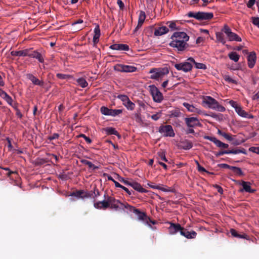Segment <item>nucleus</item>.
Returning <instances> with one entry per match:
<instances>
[{"label": "nucleus", "instance_id": "35", "mask_svg": "<svg viewBox=\"0 0 259 259\" xmlns=\"http://www.w3.org/2000/svg\"><path fill=\"white\" fill-rule=\"evenodd\" d=\"M84 193V191L83 190H78L74 192H73L70 195L72 196H75L77 198H83V194Z\"/></svg>", "mask_w": 259, "mask_h": 259}, {"label": "nucleus", "instance_id": "38", "mask_svg": "<svg viewBox=\"0 0 259 259\" xmlns=\"http://www.w3.org/2000/svg\"><path fill=\"white\" fill-rule=\"evenodd\" d=\"M123 105L130 110H133L135 108V104L130 99L125 103H123Z\"/></svg>", "mask_w": 259, "mask_h": 259}, {"label": "nucleus", "instance_id": "4", "mask_svg": "<svg viewBox=\"0 0 259 259\" xmlns=\"http://www.w3.org/2000/svg\"><path fill=\"white\" fill-rule=\"evenodd\" d=\"M187 16L190 18H194L198 21L209 20L213 17V14L211 12H189Z\"/></svg>", "mask_w": 259, "mask_h": 259}, {"label": "nucleus", "instance_id": "59", "mask_svg": "<svg viewBox=\"0 0 259 259\" xmlns=\"http://www.w3.org/2000/svg\"><path fill=\"white\" fill-rule=\"evenodd\" d=\"M226 139L229 141H231L233 140V138L232 137L231 135L227 134L226 133H225V134H223V136Z\"/></svg>", "mask_w": 259, "mask_h": 259}, {"label": "nucleus", "instance_id": "42", "mask_svg": "<svg viewBox=\"0 0 259 259\" xmlns=\"http://www.w3.org/2000/svg\"><path fill=\"white\" fill-rule=\"evenodd\" d=\"M111 109H109L106 107L102 106L100 108V111L102 114L105 115H110Z\"/></svg>", "mask_w": 259, "mask_h": 259}, {"label": "nucleus", "instance_id": "30", "mask_svg": "<svg viewBox=\"0 0 259 259\" xmlns=\"http://www.w3.org/2000/svg\"><path fill=\"white\" fill-rule=\"evenodd\" d=\"M181 146L183 149L189 150L193 147V144L191 142L185 140L181 142Z\"/></svg>", "mask_w": 259, "mask_h": 259}, {"label": "nucleus", "instance_id": "33", "mask_svg": "<svg viewBox=\"0 0 259 259\" xmlns=\"http://www.w3.org/2000/svg\"><path fill=\"white\" fill-rule=\"evenodd\" d=\"M228 56L231 60H233L235 62H238L240 58V55L235 52L230 53L228 54Z\"/></svg>", "mask_w": 259, "mask_h": 259}, {"label": "nucleus", "instance_id": "14", "mask_svg": "<svg viewBox=\"0 0 259 259\" xmlns=\"http://www.w3.org/2000/svg\"><path fill=\"white\" fill-rule=\"evenodd\" d=\"M114 69L120 72H133L136 70L137 68L132 66L117 64L114 66Z\"/></svg>", "mask_w": 259, "mask_h": 259}, {"label": "nucleus", "instance_id": "31", "mask_svg": "<svg viewBox=\"0 0 259 259\" xmlns=\"http://www.w3.org/2000/svg\"><path fill=\"white\" fill-rule=\"evenodd\" d=\"M107 135H114L120 137L118 132L113 127H108L104 129Z\"/></svg>", "mask_w": 259, "mask_h": 259}, {"label": "nucleus", "instance_id": "19", "mask_svg": "<svg viewBox=\"0 0 259 259\" xmlns=\"http://www.w3.org/2000/svg\"><path fill=\"white\" fill-rule=\"evenodd\" d=\"M256 56L254 52H251L247 56L248 65L250 68H252L256 62Z\"/></svg>", "mask_w": 259, "mask_h": 259}, {"label": "nucleus", "instance_id": "39", "mask_svg": "<svg viewBox=\"0 0 259 259\" xmlns=\"http://www.w3.org/2000/svg\"><path fill=\"white\" fill-rule=\"evenodd\" d=\"M147 185L149 186L150 188L154 189L160 190L163 192H168L169 191L168 190H167L165 188H162V187H160V186H156L155 185H153L152 183H148Z\"/></svg>", "mask_w": 259, "mask_h": 259}, {"label": "nucleus", "instance_id": "50", "mask_svg": "<svg viewBox=\"0 0 259 259\" xmlns=\"http://www.w3.org/2000/svg\"><path fill=\"white\" fill-rule=\"evenodd\" d=\"M167 25L172 30L177 29L176 24L175 22H167Z\"/></svg>", "mask_w": 259, "mask_h": 259}, {"label": "nucleus", "instance_id": "5", "mask_svg": "<svg viewBox=\"0 0 259 259\" xmlns=\"http://www.w3.org/2000/svg\"><path fill=\"white\" fill-rule=\"evenodd\" d=\"M192 62H194V59L192 57H190L187 60V61L175 64L174 66L178 70H182L184 72H187L191 70Z\"/></svg>", "mask_w": 259, "mask_h": 259}, {"label": "nucleus", "instance_id": "6", "mask_svg": "<svg viewBox=\"0 0 259 259\" xmlns=\"http://www.w3.org/2000/svg\"><path fill=\"white\" fill-rule=\"evenodd\" d=\"M229 104L235 109V111L239 116L248 119L252 118L253 117L252 115L248 114L243 110L242 107L240 106H239L236 102L231 100L229 101Z\"/></svg>", "mask_w": 259, "mask_h": 259}, {"label": "nucleus", "instance_id": "56", "mask_svg": "<svg viewBox=\"0 0 259 259\" xmlns=\"http://www.w3.org/2000/svg\"><path fill=\"white\" fill-rule=\"evenodd\" d=\"M252 23L256 25L259 28V18L258 17H252Z\"/></svg>", "mask_w": 259, "mask_h": 259}, {"label": "nucleus", "instance_id": "16", "mask_svg": "<svg viewBox=\"0 0 259 259\" xmlns=\"http://www.w3.org/2000/svg\"><path fill=\"white\" fill-rule=\"evenodd\" d=\"M27 55L31 58H35L38 60L40 63H43L44 62V59L42 55L37 51H33L32 48L27 49Z\"/></svg>", "mask_w": 259, "mask_h": 259}, {"label": "nucleus", "instance_id": "64", "mask_svg": "<svg viewBox=\"0 0 259 259\" xmlns=\"http://www.w3.org/2000/svg\"><path fill=\"white\" fill-rule=\"evenodd\" d=\"M93 195H94V199H95L97 196L100 195V192H99V191L98 189H96V187L94 188V191H93Z\"/></svg>", "mask_w": 259, "mask_h": 259}, {"label": "nucleus", "instance_id": "23", "mask_svg": "<svg viewBox=\"0 0 259 259\" xmlns=\"http://www.w3.org/2000/svg\"><path fill=\"white\" fill-rule=\"evenodd\" d=\"M230 232L231 235L234 237L238 238H244L247 240H249V237L246 234H239L238 232L234 229H231L230 230Z\"/></svg>", "mask_w": 259, "mask_h": 259}, {"label": "nucleus", "instance_id": "54", "mask_svg": "<svg viewBox=\"0 0 259 259\" xmlns=\"http://www.w3.org/2000/svg\"><path fill=\"white\" fill-rule=\"evenodd\" d=\"M79 137L83 138L84 140L86 141V142L88 144H91L92 143V140L88 137L86 136L84 134H80L79 135Z\"/></svg>", "mask_w": 259, "mask_h": 259}, {"label": "nucleus", "instance_id": "26", "mask_svg": "<svg viewBox=\"0 0 259 259\" xmlns=\"http://www.w3.org/2000/svg\"><path fill=\"white\" fill-rule=\"evenodd\" d=\"M94 35L93 37V42L94 45L97 44L99 41V37L100 36V29L99 25L96 26L94 29Z\"/></svg>", "mask_w": 259, "mask_h": 259}, {"label": "nucleus", "instance_id": "46", "mask_svg": "<svg viewBox=\"0 0 259 259\" xmlns=\"http://www.w3.org/2000/svg\"><path fill=\"white\" fill-rule=\"evenodd\" d=\"M195 65V66L197 69H206V66L205 64L201 63H197L194 61V62H192Z\"/></svg>", "mask_w": 259, "mask_h": 259}, {"label": "nucleus", "instance_id": "63", "mask_svg": "<svg viewBox=\"0 0 259 259\" xmlns=\"http://www.w3.org/2000/svg\"><path fill=\"white\" fill-rule=\"evenodd\" d=\"M256 0H249L247 4V6L249 8H251L254 5Z\"/></svg>", "mask_w": 259, "mask_h": 259}, {"label": "nucleus", "instance_id": "40", "mask_svg": "<svg viewBox=\"0 0 259 259\" xmlns=\"http://www.w3.org/2000/svg\"><path fill=\"white\" fill-rule=\"evenodd\" d=\"M157 154H158L157 159H158V161L160 160H163L165 162L167 161V160L165 157V153L164 151H162L158 152L157 153Z\"/></svg>", "mask_w": 259, "mask_h": 259}, {"label": "nucleus", "instance_id": "60", "mask_svg": "<svg viewBox=\"0 0 259 259\" xmlns=\"http://www.w3.org/2000/svg\"><path fill=\"white\" fill-rule=\"evenodd\" d=\"M87 165L89 166V168H92L93 170L99 169V167L97 166H95L94 164H93L91 161H89Z\"/></svg>", "mask_w": 259, "mask_h": 259}, {"label": "nucleus", "instance_id": "25", "mask_svg": "<svg viewBox=\"0 0 259 259\" xmlns=\"http://www.w3.org/2000/svg\"><path fill=\"white\" fill-rule=\"evenodd\" d=\"M131 187H133L134 189L140 193H146L147 192V191L145 189L143 188L139 183L136 182H132Z\"/></svg>", "mask_w": 259, "mask_h": 259}, {"label": "nucleus", "instance_id": "51", "mask_svg": "<svg viewBox=\"0 0 259 259\" xmlns=\"http://www.w3.org/2000/svg\"><path fill=\"white\" fill-rule=\"evenodd\" d=\"M249 151L259 154V147H251L249 148Z\"/></svg>", "mask_w": 259, "mask_h": 259}, {"label": "nucleus", "instance_id": "10", "mask_svg": "<svg viewBox=\"0 0 259 259\" xmlns=\"http://www.w3.org/2000/svg\"><path fill=\"white\" fill-rule=\"evenodd\" d=\"M159 133L164 134L165 137H174L175 135L172 127L170 125H161L159 128Z\"/></svg>", "mask_w": 259, "mask_h": 259}, {"label": "nucleus", "instance_id": "45", "mask_svg": "<svg viewBox=\"0 0 259 259\" xmlns=\"http://www.w3.org/2000/svg\"><path fill=\"white\" fill-rule=\"evenodd\" d=\"M122 112L121 109H111L110 116L115 117Z\"/></svg>", "mask_w": 259, "mask_h": 259}, {"label": "nucleus", "instance_id": "58", "mask_svg": "<svg viewBox=\"0 0 259 259\" xmlns=\"http://www.w3.org/2000/svg\"><path fill=\"white\" fill-rule=\"evenodd\" d=\"M59 135L58 134L54 133L52 136H50L48 138V139L50 140V141H52V140L58 139L59 138Z\"/></svg>", "mask_w": 259, "mask_h": 259}, {"label": "nucleus", "instance_id": "57", "mask_svg": "<svg viewBox=\"0 0 259 259\" xmlns=\"http://www.w3.org/2000/svg\"><path fill=\"white\" fill-rule=\"evenodd\" d=\"M49 161V160L47 158H40L38 159L37 163L41 165L47 163Z\"/></svg>", "mask_w": 259, "mask_h": 259}, {"label": "nucleus", "instance_id": "49", "mask_svg": "<svg viewBox=\"0 0 259 259\" xmlns=\"http://www.w3.org/2000/svg\"><path fill=\"white\" fill-rule=\"evenodd\" d=\"M161 113L160 112H157L156 114L151 115V117L153 120H154L155 121H157L161 117Z\"/></svg>", "mask_w": 259, "mask_h": 259}, {"label": "nucleus", "instance_id": "15", "mask_svg": "<svg viewBox=\"0 0 259 259\" xmlns=\"http://www.w3.org/2000/svg\"><path fill=\"white\" fill-rule=\"evenodd\" d=\"M104 197L105 199V200L94 203V206L96 208L100 209H106L107 208L109 207V203L108 202V197L109 196H106L105 194Z\"/></svg>", "mask_w": 259, "mask_h": 259}, {"label": "nucleus", "instance_id": "41", "mask_svg": "<svg viewBox=\"0 0 259 259\" xmlns=\"http://www.w3.org/2000/svg\"><path fill=\"white\" fill-rule=\"evenodd\" d=\"M232 170L238 176H243L244 175L241 169L238 167L233 166Z\"/></svg>", "mask_w": 259, "mask_h": 259}, {"label": "nucleus", "instance_id": "11", "mask_svg": "<svg viewBox=\"0 0 259 259\" xmlns=\"http://www.w3.org/2000/svg\"><path fill=\"white\" fill-rule=\"evenodd\" d=\"M236 184L241 185L242 188L239 190V192H243L244 191L250 193H253L255 191V190L251 189L250 187L251 183L249 182H245L244 181H235Z\"/></svg>", "mask_w": 259, "mask_h": 259}, {"label": "nucleus", "instance_id": "47", "mask_svg": "<svg viewBox=\"0 0 259 259\" xmlns=\"http://www.w3.org/2000/svg\"><path fill=\"white\" fill-rule=\"evenodd\" d=\"M4 99L8 103V104L14 108V106L13 105V99L8 94L4 97Z\"/></svg>", "mask_w": 259, "mask_h": 259}, {"label": "nucleus", "instance_id": "2", "mask_svg": "<svg viewBox=\"0 0 259 259\" xmlns=\"http://www.w3.org/2000/svg\"><path fill=\"white\" fill-rule=\"evenodd\" d=\"M124 207L128 209L131 211H133L134 213L137 214L139 220L143 221L149 225H150V223L153 225L155 224L156 222L155 221L152 220L146 215L145 212L141 211L140 209H137L127 203L124 205Z\"/></svg>", "mask_w": 259, "mask_h": 259}, {"label": "nucleus", "instance_id": "55", "mask_svg": "<svg viewBox=\"0 0 259 259\" xmlns=\"http://www.w3.org/2000/svg\"><path fill=\"white\" fill-rule=\"evenodd\" d=\"M137 103L141 108H143V109H146L147 105L143 101L138 100Z\"/></svg>", "mask_w": 259, "mask_h": 259}, {"label": "nucleus", "instance_id": "53", "mask_svg": "<svg viewBox=\"0 0 259 259\" xmlns=\"http://www.w3.org/2000/svg\"><path fill=\"white\" fill-rule=\"evenodd\" d=\"M94 198L93 191H91L89 192L84 191V193L83 194V198Z\"/></svg>", "mask_w": 259, "mask_h": 259}, {"label": "nucleus", "instance_id": "13", "mask_svg": "<svg viewBox=\"0 0 259 259\" xmlns=\"http://www.w3.org/2000/svg\"><path fill=\"white\" fill-rule=\"evenodd\" d=\"M171 41H188L189 36L184 32H176L171 36Z\"/></svg>", "mask_w": 259, "mask_h": 259}, {"label": "nucleus", "instance_id": "20", "mask_svg": "<svg viewBox=\"0 0 259 259\" xmlns=\"http://www.w3.org/2000/svg\"><path fill=\"white\" fill-rule=\"evenodd\" d=\"M27 78L31 80V81L34 85H37L40 87H43L44 85V82L43 80H39L35 76H34L32 74L28 73L26 75Z\"/></svg>", "mask_w": 259, "mask_h": 259}, {"label": "nucleus", "instance_id": "52", "mask_svg": "<svg viewBox=\"0 0 259 259\" xmlns=\"http://www.w3.org/2000/svg\"><path fill=\"white\" fill-rule=\"evenodd\" d=\"M135 118L136 121L138 123L142 122V119L141 117L140 113H137L135 114Z\"/></svg>", "mask_w": 259, "mask_h": 259}, {"label": "nucleus", "instance_id": "18", "mask_svg": "<svg viewBox=\"0 0 259 259\" xmlns=\"http://www.w3.org/2000/svg\"><path fill=\"white\" fill-rule=\"evenodd\" d=\"M181 235L185 237L187 239H194L197 235V233L194 231L189 232L187 229L182 228L181 231Z\"/></svg>", "mask_w": 259, "mask_h": 259}, {"label": "nucleus", "instance_id": "44", "mask_svg": "<svg viewBox=\"0 0 259 259\" xmlns=\"http://www.w3.org/2000/svg\"><path fill=\"white\" fill-rule=\"evenodd\" d=\"M56 76L57 78L61 79H68L72 77L71 75H70L59 73L56 74Z\"/></svg>", "mask_w": 259, "mask_h": 259}, {"label": "nucleus", "instance_id": "3", "mask_svg": "<svg viewBox=\"0 0 259 259\" xmlns=\"http://www.w3.org/2000/svg\"><path fill=\"white\" fill-rule=\"evenodd\" d=\"M169 73V70L167 67L164 68H153L149 72L151 74L150 78L152 79L158 80L167 75Z\"/></svg>", "mask_w": 259, "mask_h": 259}, {"label": "nucleus", "instance_id": "1", "mask_svg": "<svg viewBox=\"0 0 259 259\" xmlns=\"http://www.w3.org/2000/svg\"><path fill=\"white\" fill-rule=\"evenodd\" d=\"M203 104L208 108L219 112H224L225 108L220 105L218 102L210 96H205L203 99Z\"/></svg>", "mask_w": 259, "mask_h": 259}, {"label": "nucleus", "instance_id": "28", "mask_svg": "<svg viewBox=\"0 0 259 259\" xmlns=\"http://www.w3.org/2000/svg\"><path fill=\"white\" fill-rule=\"evenodd\" d=\"M27 49H25L24 50L19 51H12L11 52V54L13 56H27Z\"/></svg>", "mask_w": 259, "mask_h": 259}, {"label": "nucleus", "instance_id": "8", "mask_svg": "<svg viewBox=\"0 0 259 259\" xmlns=\"http://www.w3.org/2000/svg\"><path fill=\"white\" fill-rule=\"evenodd\" d=\"M149 88L154 101L160 103L163 99L162 93L155 85H150Z\"/></svg>", "mask_w": 259, "mask_h": 259}, {"label": "nucleus", "instance_id": "7", "mask_svg": "<svg viewBox=\"0 0 259 259\" xmlns=\"http://www.w3.org/2000/svg\"><path fill=\"white\" fill-rule=\"evenodd\" d=\"M222 31L227 35L229 41H236L239 42L242 41L241 38L237 34L233 32L230 28L227 25H224L222 29Z\"/></svg>", "mask_w": 259, "mask_h": 259}, {"label": "nucleus", "instance_id": "43", "mask_svg": "<svg viewBox=\"0 0 259 259\" xmlns=\"http://www.w3.org/2000/svg\"><path fill=\"white\" fill-rule=\"evenodd\" d=\"M224 80L229 82V83H232L234 84H237V81L232 78H231L229 75H225L223 77Z\"/></svg>", "mask_w": 259, "mask_h": 259}, {"label": "nucleus", "instance_id": "12", "mask_svg": "<svg viewBox=\"0 0 259 259\" xmlns=\"http://www.w3.org/2000/svg\"><path fill=\"white\" fill-rule=\"evenodd\" d=\"M185 121L188 127H195L196 126L201 127L202 124L200 122L199 119L195 117H186L185 118Z\"/></svg>", "mask_w": 259, "mask_h": 259}, {"label": "nucleus", "instance_id": "62", "mask_svg": "<svg viewBox=\"0 0 259 259\" xmlns=\"http://www.w3.org/2000/svg\"><path fill=\"white\" fill-rule=\"evenodd\" d=\"M224 154H228L227 150L220 151L215 153V155L217 157L222 156Z\"/></svg>", "mask_w": 259, "mask_h": 259}, {"label": "nucleus", "instance_id": "21", "mask_svg": "<svg viewBox=\"0 0 259 259\" xmlns=\"http://www.w3.org/2000/svg\"><path fill=\"white\" fill-rule=\"evenodd\" d=\"M110 48L114 50L128 51L129 46L125 44H115L110 46Z\"/></svg>", "mask_w": 259, "mask_h": 259}, {"label": "nucleus", "instance_id": "17", "mask_svg": "<svg viewBox=\"0 0 259 259\" xmlns=\"http://www.w3.org/2000/svg\"><path fill=\"white\" fill-rule=\"evenodd\" d=\"M182 228L183 227L179 224L170 223V226L168 228L169 234L173 235L179 232L181 233Z\"/></svg>", "mask_w": 259, "mask_h": 259}, {"label": "nucleus", "instance_id": "48", "mask_svg": "<svg viewBox=\"0 0 259 259\" xmlns=\"http://www.w3.org/2000/svg\"><path fill=\"white\" fill-rule=\"evenodd\" d=\"M117 98L122 101L123 104L125 103L128 100V97L124 95H119Z\"/></svg>", "mask_w": 259, "mask_h": 259}, {"label": "nucleus", "instance_id": "24", "mask_svg": "<svg viewBox=\"0 0 259 259\" xmlns=\"http://www.w3.org/2000/svg\"><path fill=\"white\" fill-rule=\"evenodd\" d=\"M108 202L109 203V207L111 209H117L118 208L119 200L115 199L112 197H108Z\"/></svg>", "mask_w": 259, "mask_h": 259}, {"label": "nucleus", "instance_id": "9", "mask_svg": "<svg viewBox=\"0 0 259 259\" xmlns=\"http://www.w3.org/2000/svg\"><path fill=\"white\" fill-rule=\"evenodd\" d=\"M187 41H171L169 45L178 52H184L189 48Z\"/></svg>", "mask_w": 259, "mask_h": 259}, {"label": "nucleus", "instance_id": "22", "mask_svg": "<svg viewBox=\"0 0 259 259\" xmlns=\"http://www.w3.org/2000/svg\"><path fill=\"white\" fill-rule=\"evenodd\" d=\"M169 29L167 27L162 26L155 28L154 34L156 36H161L167 33Z\"/></svg>", "mask_w": 259, "mask_h": 259}, {"label": "nucleus", "instance_id": "27", "mask_svg": "<svg viewBox=\"0 0 259 259\" xmlns=\"http://www.w3.org/2000/svg\"><path fill=\"white\" fill-rule=\"evenodd\" d=\"M204 139L208 140L210 141L213 142L217 147L220 148L221 147V144L222 143V142L221 141L218 140L214 137L205 136L204 137Z\"/></svg>", "mask_w": 259, "mask_h": 259}, {"label": "nucleus", "instance_id": "36", "mask_svg": "<svg viewBox=\"0 0 259 259\" xmlns=\"http://www.w3.org/2000/svg\"><path fill=\"white\" fill-rule=\"evenodd\" d=\"M76 82H77L78 84L80 87H81V88H85L88 85V82L86 81V80L84 78H83L82 77L78 78L76 80Z\"/></svg>", "mask_w": 259, "mask_h": 259}, {"label": "nucleus", "instance_id": "32", "mask_svg": "<svg viewBox=\"0 0 259 259\" xmlns=\"http://www.w3.org/2000/svg\"><path fill=\"white\" fill-rule=\"evenodd\" d=\"M227 153H228V154H237L239 153L246 154V150L244 148L235 149L227 150Z\"/></svg>", "mask_w": 259, "mask_h": 259}, {"label": "nucleus", "instance_id": "29", "mask_svg": "<svg viewBox=\"0 0 259 259\" xmlns=\"http://www.w3.org/2000/svg\"><path fill=\"white\" fill-rule=\"evenodd\" d=\"M223 32H217L215 33V35L217 41L222 43L223 45H225L226 42V40L224 37Z\"/></svg>", "mask_w": 259, "mask_h": 259}, {"label": "nucleus", "instance_id": "34", "mask_svg": "<svg viewBox=\"0 0 259 259\" xmlns=\"http://www.w3.org/2000/svg\"><path fill=\"white\" fill-rule=\"evenodd\" d=\"M145 18H146L145 13L143 11H141L140 12V14H139V18H138V22H139V26H142L143 25V24L145 20Z\"/></svg>", "mask_w": 259, "mask_h": 259}, {"label": "nucleus", "instance_id": "61", "mask_svg": "<svg viewBox=\"0 0 259 259\" xmlns=\"http://www.w3.org/2000/svg\"><path fill=\"white\" fill-rule=\"evenodd\" d=\"M117 4L119 6L120 10H123L124 7V5L121 0H117Z\"/></svg>", "mask_w": 259, "mask_h": 259}, {"label": "nucleus", "instance_id": "37", "mask_svg": "<svg viewBox=\"0 0 259 259\" xmlns=\"http://www.w3.org/2000/svg\"><path fill=\"white\" fill-rule=\"evenodd\" d=\"M183 105L188 109V111L192 112H197V109L193 105H190V104L186 102H184Z\"/></svg>", "mask_w": 259, "mask_h": 259}]
</instances>
